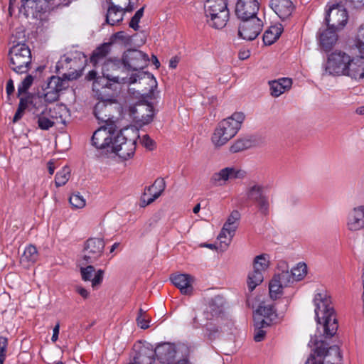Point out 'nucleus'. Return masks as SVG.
Listing matches in <instances>:
<instances>
[{"instance_id":"393cba45","label":"nucleus","mask_w":364,"mask_h":364,"mask_svg":"<svg viewBox=\"0 0 364 364\" xmlns=\"http://www.w3.org/2000/svg\"><path fill=\"white\" fill-rule=\"evenodd\" d=\"M120 61L117 59H107L100 63L102 77L107 80L115 82H119V77L114 75L113 72L119 68Z\"/></svg>"},{"instance_id":"de8ad7c7","label":"nucleus","mask_w":364,"mask_h":364,"mask_svg":"<svg viewBox=\"0 0 364 364\" xmlns=\"http://www.w3.org/2000/svg\"><path fill=\"white\" fill-rule=\"evenodd\" d=\"M105 245L103 237L92 238V257H100L103 252Z\"/></svg>"},{"instance_id":"49530a36","label":"nucleus","mask_w":364,"mask_h":364,"mask_svg":"<svg viewBox=\"0 0 364 364\" xmlns=\"http://www.w3.org/2000/svg\"><path fill=\"white\" fill-rule=\"evenodd\" d=\"M294 281H300L307 274V267L304 263H299L295 267L291 269Z\"/></svg>"},{"instance_id":"423d86ee","label":"nucleus","mask_w":364,"mask_h":364,"mask_svg":"<svg viewBox=\"0 0 364 364\" xmlns=\"http://www.w3.org/2000/svg\"><path fill=\"white\" fill-rule=\"evenodd\" d=\"M264 185L256 182L251 183L245 189L246 200L255 204L259 213L264 216L269 214L270 202Z\"/></svg>"},{"instance_id":"4be33fe9","label":"nucleus","mask_w":364,"mask_h":364,"mask_svg":"<svg viewBox=\"0 0 364 364\" xmlns=\"http://www.w3.org/2000/svg\"><path fill=\"white\" fill-rule=\"evenodd\" d=\"M170 279L182 294L191 295L193 293V277L188 274H180L172 275Z\"/></svg>"},{"instance_id":"f8f14e48","label":"nucleus","mask_w":364,"mask_h":364,"mask_svg":"<svg viewBox=\"0 0 364 364\" xmlns=\"http://www.w3.org/2000/svg\"><path fill=\"white\" fill-rule=\"evenodd\" d=\"M262 28L263 21L259 17L242 20L239 26L238 34L245 40L252 41L261 33Z\"/></svg>"},{"instance_id":"6e6d98bb","label":"nucleus","mask_w":364,"mask_h":364,"mask_svg":"<svg viewBox=\"0 0 364 364\" xmlns=\"http://www.w3.org/2000/svg\"><path fill=\"white\" fill-rule=\"evenodd\" d=\"M136 321L138 326L142 329H146L149 326V320L146 318V313L141 309L139 311Z\"/></svg>"},{"instance_id":"c03bdc74","label":"nucleus","mask_w":364,"mask_h":364,"mask_svg":"<svg viewBox=\"0 0 364 364\" xmlns=\"http://www.w3.org/2000/svg\"><path fill=\"white\" fill-rule=\"evenodd\" d=\"M47 107L45 106L44 109L37 116L38 127L42 130H48L55 124L54 122L44 116Z\"/></svg>"},{"instance_id":"6ab92c4d","label":"nucleus","mask_w":364,"mask_h":364,"mask_svg":"<svg viewBox=\"0 0 364 364\" xmlns=\"http://www.w3.org/2000/svg\"><path fill=\"white\" fill-rule=\"evenodd\" d=\"M346 225L352 232L364 228V205L355 207L348 213Z\"/></svg>"},{"instance_id":"5701e85b","label":"nucleus","mask_w":364,"mask_h":364,"mask_svg":"<svg viewBox=\"0 0 364 364\" xmlns=\"http://www.w3.org/2000/svg\"><path fill=\"white\" fill-rule=\"evenodd\" d=\"M336 30L328 26L326 29H319L318 33L320 46L326 52L331 50L338 41Z\"/></svg>"},{"instance_id":"cd10ccee","label":"nucleus","mask_w":364,"mask_h":364,"mask_svg":"<svg viewBox=\"0 0 364 364\" xmlns=\"http://www.w3.org/2000/svg\"><path fill=\"white\" fill-rule=\"evenodd\" d=\"M154 351L149 346H141L134 356L132 364H152L154 360Z\"/></svg>"},{"instance_id":"58836bf2","label":"nucleus","mask_w":364,"mask_h":364,"mask_svg":"<svg viewBox=\"0 0 364 364\" xmlns=\"http://www.w3.org/2000/svg\"><path fill=\"white\" fill-rule=\"evenodd\" d=\"M269 264V257L268 255L262 254L255 257L253 262V269L259 271L262 273L268 268Z\"/></svg>"},{"instance_id":"774afa93","label":"nucleus","mask_w":364,"mask_h":364,"mask_svg":"<svg viewBox=\"0 0 364 364\" xmlns=\"http://www.w3.org/2000/svg\"><path fill=\"white\" fill-rule=\"evenodd\" d=\"M60 331V324L58 323L53 328V333L51 338L53 342H55L58 338V334Z\"/></svg>"},{"instance_id":"aec40b11","label":"nucleus","mask_w":364,"mask_h":364,"mask_svg":"<svg viewBox=\"0 0 364 364\" xmlns=\"http://www.w3.org/2000/svg\"><path fill=\"white\" fill-rule=\"evenodd\" d=\"M154 351L157 360L161 364L172 363L176 353L174 346L168 343L159 345Z\"/></svg>"},{"instance_id":"6e6552de","label":"nucleus","mask_w":364,"mask_h":364,"mask_svg":"<svg viewBox=\"0 0 364 364\" xmlns=\"http://www.w3.org/2000/svg\"><path fill=\"white\" fill-rule=\"evenodd\" d=\"M350 56L342 51H335L328 58L325 65V74L345 75Z\"/></svg>"},{"instance_id":"4d7b16f0","label":"nucleus","mask_w":364,"mask_h":364,"mask_svg":"<svg viewBox=\"0 0 364 364\" xmlns=\"http://www.w3.org/2000/svg\"><path fill=\"white\" fill-rule=\"evenodd\" d=\"M8 340L4 336H0V364H3L6 358Z\"/></svg>"},{"instance_id":"f704fd0d","label":"nucleus","mask_w":364,"mask_h":364,"mask_svg":"<svg viewBox=\"0 0 364 364\" xmlns=\"http://www.w3.org/2000/svg\"><path fill=\"white\" fill-rule=\"evenodd\" d=\"M256 314L272 322L274 321L277 317L276 310L272 305L260 304L256 310Z\"/></svg>"},{"instance_id":"a878e982","label":"nucleus","mask_w":364,"mask_h":364,"mask_svg":"<svg viewBox=\"0 0 364 364\" xmlns=\"http://www.w3.org/2000/svg\"><path fill=\"white\" fill-rule=\"evenodd\" d=\"M270 6L282 20L291 16L293 11V4L291 0H272Z\"/></svg>"},{"instance_id":"473e14b6","label":"nucleus","mask_w":364,"mask_h":364,"mask_svg":"<svg viewBox=\"0 0 364 364\" xmlns=\"http://www.w3.org/2000/svg\"><path fill=\"white\" fill-rule=\"evenodd\" d=\"M283 31L282 25L270 26L263 35V41L266 45H272L280 36Z\"/></svg>"},{"instance_id":"13d9d810","label":"nucleus","mask_w":364,"mask_h":364,"mask_svg":"<svg viewBox=\"0 0 364 364\" xmlns=\"http://www.w3.org/2000/svg\"><path fill=\"white\" fill-rule=\"evenodd\" d=\"M36 98L32 95H28L25 97H21L19 101L18 105H23V108L26 109L29 105H33L34 107L36 106Z\"/></svg>"},{"instance_id":"9b49d317","label":"nucleus","mask_w":364,"mask_h":364,"mask_svg":"<svg viewBox=\"0 0 364 364\" xmlns=\"http://www.w3.org/2000/svg\"><path fill=\"white\" fill-rule=\"evenodd\" d=\"M149 56L136 49H129L122 55V61L124 67L129 70H141L147 65Z\"/></svg>"},{"instance_id":"bf43d9fd","label":"nucleus","mask_w":364,"mask_h":364,"mask_svg":"<svg viewBox=\"0 0 364 364\" xmlns=\"http://www.w3.org/2000/svg\"><path fill=\"white\" fill-rule=\"evenodd\" d=\"M105 272L102 269H98L92 277V289L102 284L104 278Z\"/></svg>"},{"instance_id":"2eb2a0df","label":"nucleus","mask_w":364,"mask_h":364,"mask_svg":"<svg viewBox=\"0 0 364 364\" xmlns=\"http://www.w3.org/2000/svg\"><path fill=\"white\" fill-rule=\"evenodd\" d=\"M134 119L140 126L149 124L153 120V107L149 104L139 103L130 109Z\"/></svg>"},{"instance_id":"0eeeda50","label":"nucleus","mask_w":364,"mask_h":364,"mask_svg":"<svg viewBox=\"0 0 364 364\" xmlns=\"http://www.w3.org/2000/svg\"><path fill=\"white\" fill-rule=\"evenodd\" d=\"M11 68L17 73H25L28 71L31 62V53L26 44L14 46L9 51Z\"/></svg>"},{"instance_id":"c756f323","label":"nucleus","mask_w":364,"mask_h":364,"mask_svg":"<svg viewBox=\"0 0 364 364\" xmlns=\"http://www.w3.org/2000/svg\"><path fill=\"white\" fill-rule=\"evenodd\" d=\"M237 227V225H228L227 222L225 223L218 236V239L220 241L221 247L226 248L228 247Z\"/></svg>"},{"instance_id":"72a5a7b5","label":"nucleus","mask_w":364,"mask_h":364,"mask_svg":"<svg viewBox=\"0 0 364 364\" xmlns=\"http://www.w3.org/2000/svg\"><path fill=\"white\" fill-rule=\"evenodd\" d=\"M222 298L218 296H215L210 300L208 306L206 307L204 311H206V314L211 318L214 315L220 314L222 311Z\"/></svg>"},{"instance_id":"69168bd1","label":"nucleus","mask_w":364,"mask_h":364,"mask_svg":"<svg viewBox=\"0 0 364 364\" xmlns=\"http://www.w3.org/2000/svg\"><path fill=\"white\" fill-rule=\"evenodd\" d=\"M23 105H18V109L14 114L13 122H18L23 116L25 109L23 108Z\"/></svg>"},{"instance_id":"4468645a","label":"nucleus","mask_w":364,"mask_h":364,"mask_svg":"<svg viewBox=\"0 0 364 364\" xmlns=\"http://www.w3.org/2000/svg\"><path fill=\"white\" fill-rule=\"evenodd\" d=\"M46 0H21L19 11L26 17L38 18L46 12Z\"/></svg>"},{"instance_id":"09e8293b","label":"nucleus","mask_w":364,"mask_h":364,"mask_svg":"<svg viewBox=\"0 0 364 364\" xmlns=\"http://www.w3.org/2000/svg\"><path fill=\"white\" fill-rule=\"evenodd\" d=\"M35 77H36V76H35ZM34 77L32 75H28L18 86V95L26 92L31 86Z\"/></svg>"},{"instance_id":"dca6fc26","label":"nucleus","mask_w":364,"mask_h":364,"mask_svg":"<svg viewBox=\"0 0 364 364\" xmlns=\"http://www.w3.org/2000/svg\"><path fill=\"white\" fill-rule=\"evenodd\" d=\"M259 3L257 0H238L236 4L235 14L241 20L257 17Z\"/></svg>"},{"instance_id":"4c0bfd02","label":"nucleus","mask_w":364,"mask_h":364,"mask_svg":"<svg viewBox=\"0 0 364 364\" xmlns=\"http://www.w3.org/2000/svg\"><path fill=\"white\" fill-rule=\"evenodd\" d=\"M90 256L84 255L78 262L82 278L84 281L91 280V264H90Z\"/></svg>"},{"instance_id":"a211bd4d","label":"nucleus","mask_w":364,"mask_h":364,"mask_svg":"<svg viewBox=\"0 0 364 364\" xmlns=\"http://www.w3.org/2000/svg\"><path fill=\"white\" fill-rule=\"evenodd\" d=\"M107 1L109 4L106 14L107 23L111 26L119 23L122 21L124 14L128 12L126 11L128 2L124 0V7H122V6L114 4L112 0H107Z\"/></svg>"},{"instance_id":"603ef678","label":"nucleus","mask_w":364,"mask_h":364,"mask_svg":"<svg viewBox=\"0 0 364 364\" xmlns=\"http://www.w3.org/2000/svg\"><path fill=\"white\" fill-rule=\"evenodd\" d=\"M356 46L360 53L364 55V23L359 27L358 31Z\"/></svg>"},{"instance_id":"0e129e2a","label":"nucleus","mask_w":364,"mask_h":364,"mask_svg":"<svg viewBox=\"0 0 364 364\" xmlns=\"http://www.w3.org/2000/svg\"><path fill=\"white\" fill-rule=\"evenodd\" d=\"M266 332L262 328H255L254 340L256 342L262 341L265 337Z\"/></svg>"},{"instance_id":"20e7f679","label":"nucleus","mask_w":364,"mask_h":364,"mask_svg":"<svg viewBox=\"0 0 364 364\" xmlns=\"http://www.w3.org/2000/svg\"><path fill=\"white\" fill-rule=\"evenodd\" d=\"M75 79H76V74L75 73H64L61 77L55 75L49 77L47 81L41 86L43 94L41 97H43L48 104L57 102L60 98V93L69 87L70 80Z\"/></svg>"},{"instance_id":"f03ea898","label":"nucleus","mask_w":364,"mask_h":364,"mask_svg":"<svg viewBox=\"0 0 364 364\" xmlns=\"http://www.w3.org/2000/svg\"><path fill=\"white\" fill-rule=\"evenodd\" d=\"M139 138L137 129L133 127H125L114 136L110 150L123 160H127L134 156Z\"/></svg>"},{"instance_id":"ea45409f","label":"nucleus","mask_w":364,"mask_h":364,"mask_svg":"<svg viewBox=\"0 0 364 364\" xmlns=\"http://www.w3.org/2000/svg\"><path fill=\"white\" fill-rule=\"evenodd\" d=\"M70 177V168L68 166H64L60 171H58L55 177V184L56 187H60L66 184Z\"/></svg>"},{"instance_id":"680f3d73","label":"nucleus","mask_w":364,"mask_h":364,"mask_svg":"<svg viewBox=\"0 0 364 364\" xmlns=\"http://www.w3.org/2000/svg\"><path fill=\"white\" fill-rule=\"evenodd\" d=\"M150 81H151V89H150L149 93H147L146 95L151 99H154L156 97V95L158 94V92H156V90L157 87V83H156L155 78H154L153 76H151Z\"/></svg>"},{"instance_id":"a19ab883","label":"nucleus","mask_w":364,"mask_h":364,"mask_svg":"<svg viewBox=\"0 0 364 364\" xmlns=\"http://www.w3.org/2000/svg\"><path fill=\"white\" fill-rule=\"evenodd\" d=\"M75 60L73 55V52L68 53L63 56L60 57V60L56 63V70L60 71L63 70H68V64L69 63H73L75 64ZM75 65H73L74 66Z\"/></svg>"},{"instance_id":"8fccbe9b","label":"nucleus","mask_w":364,"mask_h":364,"mask_svg":"<svg viewBox=\"0 0 364 364\" xmlns=\"http://www.w3.org/2000/svg\"><path fill=\"white\" fill-rule=\"evenodd\" d=\"M69 202L75 208H82L85 205V200L79 193L73 194L69 198Z\"/></svg>"},{"instance_id":"338daca9","label":"nucleus","mask_w":364,"mask_h":364,"mask_svg":"<svg viewBox=\"0 0 364 364\" xmlns=\"http://www.w3.org/2000/svg\"><path fill=\"white\" fill-rule=\"evenodd\" d=\"M250 55V50H240L238 53V58L240 60H244L247 59Z\"/></svg>"},{"instance_id":"b1692460","label":"nucleus","mask_w":364,"mask_h":364,"mask_svg":"<svg viewBox=\"0 0 364 364\" xmlns=\"http://www.w3.org/2000/svg\"><path fill=\"white\" fill-rule=\"evenodd\" d=\"M211 319L206 314V311L197 310L196 309H189L188 311V325L193 329H198L204 327L208 323L207 321Z\"/></svg>"},{"instance_id":"79ce46f5","label":"nucleus","mask_w":364,"mask_h":364,"mask_svg":"<svg viewBox=\"0 0 364 364\" xmlns=\"http://www.w3.org/2000/svg\"><path fill=\"white\" fill-rule=\"evenodd\" d=\"M38 255L36 247L33 245H29L24 250L23 254L21 257V262H28L34 263L38 259Z\"/></svg>"},{"instance_id":"a18cd8bd","label":"nucleus","mask_w":364,"mask_h":364,"mask_svg":"<svg viewBox=\"0 0 364 364\" xmlns=\"http://www.w3.org/2000/svg\"><path fill=\"white\" fill-rule=\"evenodd\" d=\"M274 277L271 280L269 284L270 297L273 299L279 298L282 294L284 287L277 282Z\"/></svg>"},{"instance_id":"1a4fd4ad","label":"nucleus","mask_w":364,"mask_h":364,"mask_svg":"<svg viewBox=\"0 0 364 364\" xmlns=\"http://www.w3.org/2000/svg\"><path fill=\"white\" fill-rule=\"evenodd\" d=\"M246 176V171L242 169L235 166H227L213 173L210 181L213 186H224L230 180L243 179Z\"/></svg>"},{"instance_id":"7ed1b4c3","label":"nucleus","mask_w":364,"mask_h":364,"mask_svg":"<svg viewBox=\"0 0 364 364\" xmlns=\"http://www.w3.org/2000/svg\"><path fill=\"white\" fill-rule=\"evenodd\" d=\"M245 119L243 112H236L223 119L215 128L211 141L216 147H220L234 137Z\"/></svg>"},{"instance_id":"2f4dec72","label":"nucleus","mask_w":364,"mask_h":364,"mask_svg":"<svg viewBox=\"0 0 364 364\" xmlns=\"http://www.w3.org/2000/svg\"><path fill=\"white\" fill-rule=\"evenodd\" d=\"M166 188V183L164 178H157L154 184L149 187L148 191L149 194L151 196V198H149L146 204H150L154 202L156 198H158L161 194L163 193Z\"/></svg>"},{"instance_id":"052dcab7","label":"nucleus","mask_w":364,"mask_h":364,"mask_svg":"<svg viewBox=\"0 0 364 364\" xmlns=\"http://www.w3.org/2000/svg\"><path fill=\"white\" fill-rule=\"evenodd\" d=\"M240 218V214L237 210H233L229 217L228 218L226 222L228 225H237Z\"/></svg>"},{"instance_id":"412c9836","label":"nucleus","mask_w":364,"mask_h":364,"mask_svg":"<svg viewBox=\"0 0 364 364\" xmlns=\"http://www.w3.org/2000/svg\"><path fill=\"white\" fill-rule=\"evenodd\" d=\"M345 75L355 80L364 78V55L350 58Z\"/></svg>"},{"instance_id":"864d4df0","label":"nucleus","mask_w":364,"mask_h":364,"mask_svg":"<svg viewBox=\"0 0 364 364\" xmlns=\"http://www.w3.org/2000/svg\"><path fill=\"white\" fill-rule=\"evenodd\" d=\"M220 331L221 329L216 325L207 323L205 326V333L210 340L215 339L218 336Z\"/></svg>"},{"instance_id":"e2e57ef3","label":"nucleus","mask_w":364,"mask_h":364,"mask_svg":"<svg viewBox=\"0 0 364 364\" xmlns=\"http://www.w3.org/2000/svg\"><path fill=\"white\" fill-rule=\"evenodd\" d=\"M141 143L149 150H152L154 147V141L149 137V135L145 134L141 139Z\"/></svg>"},{"instance_id":"f3484780","label":"nucleus","mask_w":364,"mask_h":364,"mask_svg":"<svg viewBox=\"0 0 364 364\" xmlns=\"http://www.w3.org/2000/svg\"><path fill=\"white\" fill-rule=\"evenodd\" d=\"M110 43H104L92 52V66L95 68V70H92V84L98 82V79L100 78L97 76L98 74L97 70L100 63L107 60L105 58L110 51Z\"/></svg>"},{"instance_id":"ddd939ff","label":"nucleus","mask_w":364,"mask_h":364,"mask_svg":"<svg viewBox=\"0 0 364 364\" xmlns=\"http://www.w3.org/2000/svg\"><path fill=\"white\" fill-rule=\"evenodd\" d=\"M112 126H102L92 133V146L96 149L108 152L114 139Z\"/></svg>"},{"instance_id":"f257e3e1","label":"nucleus","mask_w":364,"mask_h":364,"mask_svg":"<svg viewBox=\"0 0 364 364\" xmlns=\"http://www.w3.org/2000/svg\"><path fill=\"white\" fill-rule=\"evenodd\" d=\"M314 304L317 323L322 325L326 338L332 337L337 331L338 323L331 297L326 291L318 292L315 294Z\"/></svg>"},{"instance_id":"c85d7f7f","label":"nucleus","mask_w":364,"mask_h":364,"mask_svg":"<svg viewBox=\"0 0 364 364\" xmlns=\"http://www.w3.org/2000/svg\"><path fill=\"white\" fill-rule=\"evenodd\" d=\"M274 277L284 287L294 282L287 262L284 261H281L278 264V270Z\"/></svg>"},{"instance_id":"7c9ffc66","label":"nucleus","mask_w":364,"mask_h":364,"mask_svg":"<svg viewBox=\"0 0 364 364\" xmlns=\"http://www.w3.org/2000/svg\"><path fill=\"white\" fill-rule=\"evenodd\" d=\"M73 55L75 60V65L73 66V63H69L68 70H70L68 73H75L76 78L80 76L82 70H83L85 63L87 61L86 56L81 52L75 51Z\"/></svg>"},{"instance_id":"9d476101","label":"nucleus","mask_w":364,"mask_h":364,"mask_svg":"<svg viewBox=\"0 0 364 364\" xmlns=\"http://www.w3.org/2000/svg\"><path fill=\"white\" fill-rule=\"evenodd\" d=\"M348 18L347 11L343 6L333 4L326 10L324 20L328 26L339 31L346 26Z\"/></svg>"},{"instance_id":"39448f33","label":"nucleus","mask_w":364,"mask_h":364,"mask_svg":"<svg viewBox=\"0 0 364 364\" xmlns=\"http://www.w3.org/2000/svg\"><path fill=\"white\" fill-rule=\"evenodd\" d=\"M207 23L215 29L225 26L229 19V10L226 0H207L205 4Z\"/></svg>"},{"instance_id":"c9c22d12","label":"nucleus","mask_w":364,"mask_h":364,"mask_svg":"<svg viewBox=\"0 0 364 364\" xmlns=\"http://www.w3.org/2000/svg\"><path fill=\"white\" fill-rule=\"evenodd\" d=\"M264 273L253 269L248 274L247 287L250 291H252L256 287L259 285L264 279Z\"/></svg>"},{"instance_id":"37998d69","label":"nucleus","mask_w":364,"mask_h":364,"mask_svg":"<svg viewBox=\"0 0 364 364\" xmlns=\"http://www.w3.org/2000/svg\"><path fill=\"white\" fill-rule=\"evenodd\" d=\"M252 141L249 139H240L235 141L230 147V151L232 153H237L250 148Z\"/></svg>"},{"instance_id":"3c124183","label":"nucleus","mask_w":364,"mask_h":364,"mask_svg":"<svg viewBox=\"0 0 364 364\" xmlns=\"http://www.w3.org/2000/svg\"><path fill=\"white\" fill-rule=\"evenodd\" d=\"M144 7L139 9L132 18L129 22V26L134 31H138L139 28V23L143 16Z\"/></svg>"},{"instance_id":"e433bc0d","label":"nucleus","mask_w":364,"mask_h":364,"mask_svg":"<svg viewBox=\"0 0 364 364\" xmlns=\"http://www.w3.org/2000/svg\"><path fill=\"white\" fill-rule=\"evenodd\" d=\"M107 112V107L105 102H99L95 105L94 114L98 120L107 123L110 119V115ZM105 126L107 127V124Z\"/></svg>"},{"instance_id":"5fc2aeb1","label":"nucleus","mask_w":364,"mask_h":364,"mask_svg":"<svg viewBox=\"0 0 364 364\" xmlns=\"http://www.w3.org/2000/svg\"><path fill=\"white\" fill-rule=\"evenodd\" d=\"M255 328H264L269 326L272 321H269L265 318L255 314L254 316Z\"/></svg>"},{"instance_id":"bb28decb","label":"nucleus","mask_w":364,"mask_h":364,"mask_svg":"<svg viewBox=\"0 0 364 364\" xmlns=\"http://www.w3.org/2000/svg\"><path fill=\"white\" fill-rule=\"evenodd\" d=\"M270 86V94L274 97H278L286 91L289 90L292 85L291 79L282 77L269 82Z\"/></svg>"}]
</instances>
